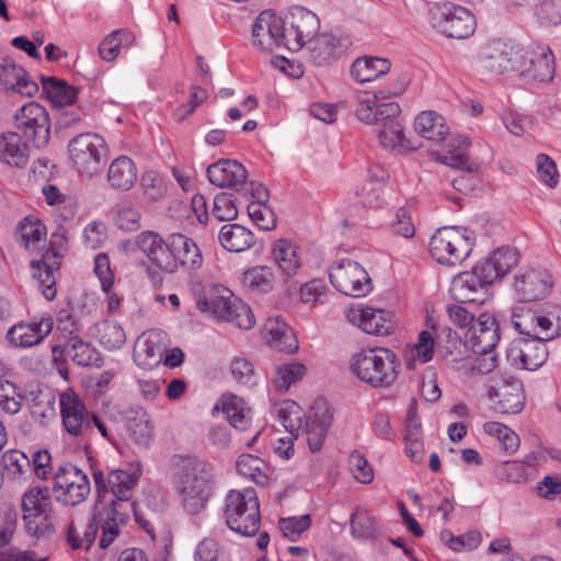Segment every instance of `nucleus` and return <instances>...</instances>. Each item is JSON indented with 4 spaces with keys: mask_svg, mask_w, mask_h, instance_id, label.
Here are the masks:
<instances>
[{
    "mask_svg": "<svg viewBox=\"0 0 561 561\" xmlns=\"http://www.w3.org/2000/svg\"><path fill=\"white\" fill-rule=\"evenodd\" d=\"M140 476L139 463H129L126 468L113 469L106 476L102 470L92 468L98 493L96 518L104 525L102 546L112 545L115 541L122 527L129 522L131 514L148 534L153 531L150 523L142 519L133 501Z\"/></svg>",
    "mask_w": 561,
    "mask_h": 561,
    "instance_id": "obj_1",
    "label": "nucleus"
},
{
    "mask_svg": "<svg viewBox=\"0 0 561 561\" xmlns=\"http://www.w3.org/2000/svg\"><path fill=\"white\" fill-rule=\"evenodd\" d=\"M356 102V117L362 123L377 125L376 133L382 147L405 150L421 147L405 137L401 107L397 102L376 103V96L368 92L358 93Z\"/></svg>",
    "mask_w": 561,
    "mask_h": 561,
    "instance_id": "obj_2",
    "label": "nucleus"
},
{
    "mask_svg": "<svg viewBox=\"0 0 561 561\" xmlns=\"http://www.w3.org/2000/svg\"><path fill=\"white\" fill-rule=\"evenodd\" d=\"M213 478V467L206 461L193 456L174 457L172 484L188 514H199L206 507Z\"/></svg>",
    "mask_w": 561,
    "mask_h": 561,
    "instance_id": "obj_3",
    "label": "nucleus"
},
{
    "mask_svg": "<svg viewBox=\"0 0 561 561\" xmlns=\"http://www.w3.org/2000/svg\"><path fill=\"white\" fill-rule=\"evenodd\" d=\"M414 129L424 139L436 145L442 144V152L434 153L437 161L468 173L477 172L478 167L470 161L467 153L470 146L468 138L450 135L442 115L434 111L422 112L415 117Z\"/></svg>",
    "mask_w": 561,
    "mask_h": 561,
    "instance_id": "obj_4",
    "label": "nucleus"
},
{
    "mask_svg": "<svg viewBox=\"0 0 561 561\" xmlns=\"http://www.w3.org/2000/svg\"><path fill=\"white\" fill-rule=\"evenodd\" d=\"M197 309L214 318L232 323L240 329H251L254 317L242 300L236 298L230 289L222 285L204 287L195 283L192 287Z\"/></svg>",
    "mask_w": 561,
    "mask_h": 561,
    "instance_id": "obj_5",
    "label": "nucleus"
},
{
    "mask_svg": "<svg viewBox=\"0 0 561 561\" xmlns=\"http://www.w3.org/2000/svg\"><path fill=\"white\" fill-rule=\"evenodd\" d=\"M396 354L383 347L367 348L353 357L354 374L373 387H389L398 376Z\"/></svg>",
    "mask_w": 561,
    "mask_h": 561,
    "instance_id": "obj_6",
    "label": "nucleus"
},
{
    "mask_svg": "<svg viewBox=\"0 0 561 561\" xmlns=\"http://www.w3.org/2000/svg\"><path fill=\"white\" fill-rule=\"evenodd\" d=\"M227 526L242 536H254L260 529V503L253 489L231 490L225 500Z\"/></svg>",
    "mask_w": 561,
    "mask_h": 561,
    "instance_id": "obj_7",
    "label": "nucleus"
},
{
    "mask_svg": "<svg viewBox=\"0 0 561 561\" xmlns=\"http://www.w3.org/2000/svg\"><path fill=\"white\" fill-rule=\"evenodd\" d=\"M473 244V232L467 228L443 227L432 236L430 251L438 263L453 266L469 256Z\"/></svg>",
    "mask_w": 561,
    "mask_h": 561,
    "instance_id": "obj_8",
    "label": "nucleus"
},
{
    "mask_svg": "<svg viewBox=\"0 0 561 561\" xmlns=\"http://www.w3.org/2000/svg\"><path fill=\"white\" fill-rule=\"evenodd\" d=\"M68 151L78 172L92 178L100 171L106 153L105 140L94 133H83L69 141Z\"/></svg>",
    "mask_w": 561,
    "mask_h": 561,
    "instance_id": "obj_9",
    "label": "nucleus"
},
{
    "mask_svg": "<svg viewBox=\"0 0 561 561\" xmlns=\"http://www.w3.org/2000/svg\"><path fill=\"white\" fill-rule=\"evenodd\" d=\"M283 39H285V47L290 51L300 50L320 30L318 16L302 7H295L287 11L283 18Z\"/></svg>",
    "mask_w": 561,
    "mask_h": 561,
    "instance_id": "obj_10",
    "label": "nucleus"
},
{
    "mask_svg": "<svg viewBox=\"0 0 561 561\" xmlns=\"http://www.w3.org/2000/svg\"><path fill=\"white\" fill-rule=\"evenodd\" d=\"M431 22L434 28L450 38H467L476 30V20L471 12L451 3L437 5L432 11Z\"/></svg>",
    "mask_w": 561,
    "mask_h": 561,
    "instance_id": "obj_11",
    "label": "nucleus"
},
{
    "mask_svg": "<svg viewBox=\"0 0 561 561\" xmlns=\"http://www.w3.org/2000/svg\"><path fill=\"white\" fill-rule=\"evenodd\" d=\"M55 480L54 496L64 505L77 506L90 494L88 476L73 465L59 467L55 473Z\"/></svg>",
    "mask_w": 561,
    "mask_h": 561,
    "instance_id": "obj_12",
    "label": "nucleus"
},
{
    "mask_svg": "<svg viewBox=\"0 0 561 561\" xmlns=\"http://www.w3.org/2000/svg\"><path fill=\"white\" fill-rule=\"evenodd\" d=\"M332 285L342 294L351 297H362L371 290L368 273L351 259L342 260L330 268Z\"/></svg>",
    "mask_w": 561,
    "mask_h": 561,
    "instance_id": "obj_13",
    "label": "nucleus"
},
{
    "mask_svg": "<svg viewBox=\"0 0 561 561\" xmlns=\"http://www.w3.org/2000/svg\"><path fill=\"white\" fill-rule=\"evenodd\" d=\"M558 332H551L540 337H524L514 341L506 351L508 362L518 368L536 370L548 358L546 342L558 336Z\"/></svg>",
    "mask_w": 561,
    "mask_h": 561,
    "instance_id": "obj_14",
    "label": "nucleus"
},
{
    "mask_svg": "<svg viewBox=\"0 0 561 561\" xmlns=\"http://www.w3.org/2000/svg\"><path fill=\"white\" fill-rule=\"evenodd\" d=\"M15 127L34 147H45L50 137L49 117L44 106L30 102L15 114Z\"/></svg>",
    "mask_w": 561,
    "mask_h": 561,
    "instance_id": "obj_15",
    "label": "nucleus"
},
{
    "mask_svg": "<svg viewBox=\"0 0 561 561\" xmlns=\"http://www.w3.org/2000/svg\"><path fill=\"white\" fill-rule=\"evenodd\" d=\"M15 127L34 147H45L50 137L49 117L44 106L30 102L15 114Z\"/></svg>",
    "mask_w": 561,
    "mask_h": 561,
    "instance_id": "obj_16",
    "label": "nucleus"
},
{
    "mask_svg": "<svg viewBox=\"0 0 561 561\" xmlns=\"http://www.w3.org/2000/svg\"><path fill=\"white\" fill-rule=\"evenodd\" d=\"M518 71L527 81L548 82L554 77V56L548 46L522 49Z\"/></svg>",
    "mask_w": 561,
    "mask_h": 561,
    "instance_id": "obj_17",
    "label": "nucleus"
},
{
    "mask_svg": "<svg viewBox=\"0 0 561 561\" xmlns=\"http://www.w3.org/2000/svg\"><path fill=\"white\" fill-rule=\"evenodd\" d=\"M492 409L502 414H518L523 411L526 396L518 379H500L489 390Z\"/></svg>",
    "mask_w": 561,
    "mask_h": 561,
    "instance_id": "obj_18",
    "label": "nucleus"
},
{
    "mask_svg": "<svg viewBox=\"0 0 561 561\" xmlns=\"http://www.w3.org/2000/svg\"><path fill=\"white\" fill-rule=\"evenodd\" d=\"M518 263L517 252L510 247L494 250L488 257L478 262L472 272L480 278L485 288L502 278Z\"/></svg>",
    "mask_w": 561,
    "mask_h": 561,
    "instance_id": "obj_19",
    "label": "nucleus"
},
{
    "mask_svg": "<svg viewBox=\"0 0 561 561\" xmlns=\"http://www.w3.org/2000/svg\"><path fill=\"white\" fill-rule=\"evenodd\" d=\"M309 44V61L316 66H323L344 55L352 46V41L347 35L334 32L313 37Z\"/></svg>",
    "mask_w": 561,
    "mask_h": 561,
    "instance_id": "obj_20",
    "label": "nucleus"
},
{
    "mask_svg": "<svg viewBox=\"0 0 561 561\" xmlns=\"http://www.w3.org/2000/svg\"><path fill=\"white\" fill-rule=\"evenodd\" d=\"M500 339L499 321L488 312L481 313L465 334V343L472 352L493 351Z\"/></svg>",
    "mask_w": 561,
    "mask_h": 561,
    "instance_id": "obj_21",
    "label": "nucleus"
},
{
    "mask_svg": "<svg viewBox=\"0 0 561 561\" xmlns=\"http://www.w3.org/2000/svg\"><path fill=\"white\" fill-rule=\"evenodd\" d=\"M283 25V18H277L271 11H263L252 25L253 45L266 51H273L282 46L285 47Z\"/></svg>",
    "mask_w": 561,
    "mask_h": 561,
    "instance_id": "obj_22",
    "label": "nucleus"
},
{
    "mask_svg": "<svg viewBox=\"0 0 561 561\" xmlns=\"http://www.w3.org/2000/svg\"><path fill=\"white\" fill-rule=\"evenodd\" d=\"M53 329L54 321L49 316L30 322L21 321L8 330L7 339L16 347H32L42 343Z\"/></svg>",
    "mask_w": 561,
    "mask_h": 561,
    "instance_id": "obj_23",
    "label": "nucleus"
},
{
    "mask_svg": "<svg viewBox=\"0 0 561 561\" xmlns=\"http://www.w3.org/2000/svg\"><path fill=\"white\" fill-rule=\"evenodd\" d=\"M60 413L65 430L72 436H85L90 413L79 396L71 390L60 396Z\"/></svg>",
    "mask_w": 561,
    "mask_h": 561,
    "instance_id": "obj_24",
    "label": "nucleus"
},
{
    "mask_svg": "<svg viewBox=\"0 0 561 561\" xmlns=\"http://www.w3.org/2000/svg\"><path fill=\"white\" fill-rule=\"evenodd\" d=\"M552 287V278L548 271L530 268L515 277L514 288L518 299L536 301L543 299Z\"/></svg>",
    "mask_w": 561,
    "mask_h": 561,
    "instance_id": "obj_25",
    "label": "nucleus"
},
{
    "mask_svg": "<svg viewBox=\"0 0 561 561\" xmlns=\"http://www.w3.org/2000/svg\"><path fill=\"white\" fill-rule=\"evenodd\" d=\"M520 54L522 48L497 41L485 48L482 62L484 68L496 73L518 71Z\"/></svg>",
    "mask_w": 561,
    "mask_h": 561,
    "instance_id": "obj_26",
    "label": "nucleus"
},
{
    "mask_svg": "<svg viewBox=\"0 0 561 561\" xmlns=\"http://www.w3.org/2000/svg\"><path fill=\"white\" fill-rule=\"evenodd\" d=\"M511 322L515 330L529 337H540L553 332L552 321L538 311L524 306L513 310Z\"/></svg>",
    "mask_w": 561,
    "mask_h": 561,
    "instance_id": "obj_27",
    "label": "nucleus"
},
{
    "mask_svg": "<svg viewBox=\"0 0 561 561\" xmlns=\"http://www.w3.org/2000/svg\"><path fill=\"white\" fill-rule=\"evenodd\" d=\"M207 178L211 184L218 187L245 186L248 172L245 168L236 160H220L207 168Z\"/></svg>",
    "mask_w": 561,
    "mask_h": 561,
    "instance_id": "obj_28",
    "label": "nucleus"
},
{
    "mask_svg": "<svg viewBox=\"0 0 561 561\" xmlns=\"http://www.w3.org/2000/svg\"><path fill=\"white\" fill-rule=\"evenodd\" d=\"M0 82L5 89L24 96H33L38 91L37 83L30 79L27 72L8 59L0 65Z\"/></svg>",
    "mask_w": 561,
    "mask_h": 561,
    "instance_id": "obj_29",
    "label": "nucleus"
},
{
    "mask_svg": "<svg viewBox=\"0 0 561 561\" xmlns=\"http://www.w3.org/2000/svg\"><path fill=\"white\" fill-rule=\"evenodd\" d=\"M53 352L65 353L73 363L83 367H99L102 362L99 352L90 343L84 342L79 335L68 336L67 342L55 345Z\"/></svg>",
    "mask_w": 561,
    "mask_h": 561,
    "instance_id": "obj_30",
    "label": "nucleus"
},
{
    "mask_svg": "<svg viewBox=\"0 0 561 561\" xmlns=\"http://www.w3.org/2000/svg\"><path fill=\"white\" fill-rule=\"evenodd\" d=\"M263 332L272 347L288 354L298 350V341L294 332L282 318H268L265 321Z\"/></svg>",
    "mask_w": 561,
    "mask_h": 561,
    "instance_id": "obj_31",
    "label": "nucleus"
},
{
    "mask_svg": "<svg viewBox=\"0 0 561 561\" xmlns=\"http://www.w3.org/2000/svg\"><path fill=\"white\" fill-rule=\"evenodd\" d=\"M170 247L174 254L176 267L179 265L191 270L202 267V251L193 239L182 233H172L170 236Z\"/></svg>",
    "mask_w": 561,
    "mask_h": 561,
    "instance_id": "obj_32",
    "label": "nucleus"
},
{
    "mask_svg": "<svg viewBox=\"0 0 561 561\" xmlns=\"http://www.w3.org/2000/svg\"><path fill=\"white\" fill-rule=\"evenodd\" d=\"M30 148L22 141L18 131L4 133L0 136V161L16 168L28 163Z\"/></svg>",
    "mask_w": 561,
    "mask_h": 561,
    "instance_id": "obj_33",
    "label": "nucleus"
},
{
    "mask_svg": "<svg viewBox=\"0 0 561 561\" xmlns=\"http://www.w3.org/2000/svg\"><path fill=\"white\" fill-rule=\"evenodd\" d=\"M272 260L282 273L284 282L294 277L300 267V257L297 248L287 239H279L274 242Z\"/></svg>",
    "mask_w": 561,
    "mask_h": 561,
    "instance_id": "obj_34",
    "label": "nucleus"
},
{
    "mask_svg": "<svg viewBox=\"0 0 561 561\" xmlns=\"http://www.w3.org/2000/svg\"><path fill=\"white\" fill-rule=\"evenodd\" d=\"M358 327L366 333L386 336L393 332L396 325L390 312L371 307L363 308L358 313Z\"/></svg>",
    "mask_w": 561,
    "mask_h": 561,
    "instance_id": "obj_35",
    "label": "nucleus"
},
{
    "mask_svg": "<svg viewBox=\"0 0 561 561\" xmlns=\"http://www.w3.org/2000/svg\"><path fill=\"white\" fill-rule=\"evenodd\" d=\"M137 181V168L134 161L119 156L112 161L107 171L110 186L117 191H129Z\"/></svg>",
    "mask_w": 561,
    "mask_h": 561,
    "instance_id": "obj_36",
    "label": "nucleus"
},
{
    "mask_svg": "<svg viewBox=\"0 0 561 561\" xmlns=\"http://www.w3.org/2000/svg\"><path fill=\"white\" fill-rule=\"evenodd\" d=\"M218 239L222 248L230 252H243L255 244L252 231L238 224L222 226Z\"/></svg>",
    "mask_w": 561,
    "mask_h": 561,
    "instance_id": "obj_37",
    "label": "nucleus"
},
{
    "mask_svg": "<svg viewBox=\"0 0 561 561\" xmlns=\"http://www.w3.org/2000/svg\"><path fill=\"white\" fill-rule=\"evenodd\" d=\"M101 529L102 535L99 541V546L101 549H106L110 545L102 546V541L104 538V525L99 523L96 518V507L94 506V513L92 518L89 520L85 529L81 534L77 528L75 522H71L67 529V541L71 546L72 549L85 548L89 549L91 545L94 542L98 531Z\"/></svg>",
    "mask_w": 561,
    "mask_h": 561,
    "instance_id": "obj_38",
    "label": "nucleus"
},
{
    "mask_svg": "<svg viewBox=\"0 0 561 561\" xmlns=\"http://www.w3.org/2000/svg\"><path fill=\"white\" fill-rule=\"evenodd\" d=\"M485 289L480 278L471 271L460 273L454 277L450 293L460 302H474L479 300L477 295Z\"/></svg>",
    "mask_w": 561,
    "mask_h": 561,
    "instance_id": "obj_39",
    "label": "nucleus"
},
{
    "mask_svg": "<svg viewBox=\"0 0 561 561\" xmlns=\"http://www.w3.org/2000/svg\"><path fill=\"white\" fill-rule=\"evenodd\" d=\"M390 70V61L378 57H360L357 58L352 67V77L360 82H370L386 75Z\"/></svg>",
    "mask_w": 561,
    "mask_h": 561,
    "instance_id": "obj_40",
    "label": "nucleus"
},
{
    "mask_svg": "<svg viewBox=\"0 0 561 561\" xmlns=\"http://www.w3.org/2000/svg\"><path fill=\"white\" fill-rule=\"evenodd\" d=\"M222 410L230 425L234 428L247 431L250 427L252 411L242 398L236 394L226 396L222 402Z\"/></svg>",
    "mask_w": 561,
    "mask_h": 561,
    "instance_id": "obj_41",
    "label": "nucleus"
},
{
    "mask_svg": "<svg viewBox=\"0 0 561 561\" xmlns=\"http://www.w3.org/2000/svg\"><path fill=\"white\" fill-rule=\"evenodd\" d=\"M443 335H446L448 341L457 339L456 332H453L450 328H442L436 324L431 325V331H422L420 333L416 353L423 363H427L433 358L434 345L439 343Z\"/></svg>",
    "mask_w": 561,
    "mask_h": 561,
    "instance_id": "obj_42",
    "label": "nucleus"
},
{
    "mask_svg": "<svg viewBox=\"0 0 561 561\" xmlns=\"http://www.w3.org/2000/svg\"><path fill=\"white\" fill-rule=\"evenodd\" d=\"M53 512L26 514L23 516L26 533L36 540H47L56 533Z\"/></svg>",
    "mask_w": 561,
    "mask_h": 561,
    "instance_id": "obj_43",
    "label": "nucleus"
},
{
    "mask_svg": "<svg viewBox=\"0 0 561 561\" xmlns=\"http://www.w3.org/2000/svg\"><path fill=\"white\" fill-rule=\"evenodd\" d=\"M43 91L55 106L71 105L77 98V90L65 81L54 77L43 78Z\"/></svg>",
    "mask_w": 561,
    "mask_h": 561,
    "instance_id": "obj_44",
    "label": "nucleus"
},
{
    "mask_svg": "<svg viewBox=\"0 0 561 561\" xmlns=\"http://www.w3.org/2000/svg\"><path fill=\"white\" fill-rule=\"evenodd\" d=\"M49 255H45L39 262L32 261L34 277L37 278L43 287V295L46 299L53 300L56 296L54 272L58 270L59 262H49Z\"/></svg>",
    "mask_w": 561,
    "mask_h": 561,
    "instance_id": "obj_45",
    "label": "nucleus"
},
{
    "mask_svg": "<svg viewBox=\"0 0 561 561\" xmlns=\"http://www.w3.org/2000/svg\"><path fill=\"white\" fill-rule=\"evenodd\" d=\"M272 413L278 419L288 433L298 437L299 431L301 430V415L300 408L296 402L286 400L275 404Z\"/></svg>",
    "mask_w": 561,
    "mask_h": 561,
    "instance_id": "obj_46",
    "label": "nucleus"
},
{
    "mask_svg": "<svg viewBox=\"0 0 561 561\" xmlns=\"http://www.w3.org/2000/svg\"><path fill=\"white\" fill-rule=\"evenodd\" d=\"M276 277L271 266H254L243 274V284L256 293H268L273 290Z\"/></svg>",
    "mask_w": 561,
    "mask_h": 561,
    "instance_id": "obj_47",
    "label": "nucleus"
},
{
    "mask_svg": "<svg viewBox=\"0 0 561 561\" xmlns=\"http://www.w3.org/2000/svg\"><path fill=\"white\" fill-rule=\"evenodd\" d=\"M236 467L240 476L252 480L257 485L263 486L267 484L268 477L264 472L265 462L260 457L243 454L239 456Z\"/></svg>",
    "mask_w": 561,
    "mask_h": 561,
    "instance_id": "obj_48",
    "label": "nucleus"
},
{
    "mask_svg": "<svg viewBox=\"0 0 561 561\" xmlns=\"http://www.w3.org/2000/svg\"><path fill=\"white\" fill-rule=\"evenodd\" d=\"M31 470V459L22 451L11 449L4 453L0 461V473L10 479H20Z\"/></svg>",
    "mask_w": 561,
    "mask_h": 561,
    "instance_id": "obj_49",
    "label": "nucleus"
},
{
    "mask_svg": "<svg viewBox=\"0 0 561 561\" xmlns=\"http://www.w3.org/2000/svg\"><path fill=\"white\" fill-rule=\"evenodd\" d=\"M23 516L26 514L53 512L51 499L47 488H33L24 493L21 503Z\"/></svg>",
    "mask_w": 561,
    "mask_h": 561,
    "instance_id": "obj_50",
    "label": "nucleus"
},
{
    "mask_svg": "<svg viewBox=\"0 0 561 561\" xmlns=\"http://www.w3.org/2000/svg\"><path fill=\"white\" fill-rule=\"evenodd\" d=\"M162 358V351L159 345L149 339H138L134 348V359L139 367L151 369Z\"/></svg>",
    "mask_w": 561,
    "mask_h": 561,
    "instance_id": "obj_51",
    "label": "nucleus"
},
{
    "mask_svg": "<svg viewBox=\"0 0 561 561\" xmlns=\"http://www.w3.org/2000/svg\"><path fill=\"white\" fill-rule=\"evenodd\" d=\"M306 374V367L301 363H285L277 367L273 386L278 392H286L289 387L300 380Z\"/></svg>",
    "mask_w": 561,
    "mask_h": 561,
    "instance_id": "obj_52",
    "label": "nucleus"
},
{
    "mask_svg": "<svg viewBox=\"0 0 561 561\" xmlns=\"http://www.w3.org/2000/svg\"><path fill=\"white\" fill-rule=\"evenodd\" d=\"M100 343L107 350H119L126 342L124 329L116 322L103 321L98 327Z\"/></svg>",
    "mask_w": 561,
    "mask_h": 561,
    "instance_id": "obj_53",
    "label": "nucleus"
},
{
    "mask_svg": "<svg viewBox=\"0 0 561 561\" xmlns=\"http://www.w3.org/2000/svg\"><path fill=\"white\" fill-rule=\"evenodd\" d=\"M18 233L26 249H37L46 234V228L38 219L25 218L19 224Z\"/></svg>",
    "mask_w": 561,
    "mask_h": 561,
    "instance_id": "obj_54",
    "label": "nucleus"
},
{
    "mask_svg": "<svg viewBox=\"0 0 561 561\" xmlns=\"http://www.w3.org/2000/svg\"><path fill=\"white\" fill-rule=\"evenodd\" d=\"M23 397L14 382L0 378V409L10 415L20 412Z\"/></svg>",
    "mask_w": 561,
    "mask_h": 561,
    "instance_id": "obj_55",
    "label": "nucleus"
},
{
    "mask_svg": "<svg viewBox=\"0 0 561 561\" xmlns=\"http://www.w3.org/2000/svg\"><path fill=\"white\" fill-rule=\"evenodd\" d=\"M116 422L106 415H98L92 413L89 420L85 436H92L95 433L111 444L116 443Z\"/></svg>",
    "mask_w": 561,
    "mask_h": 561,
    "instance_id": "obj_56",
    "label": "nucleus"
},
{
    "mask_svg": "<svg viewBox=\"0 0 561 561\" xmlns=\"http://www.w3.org/2000/svg\"><path fill=\"white\" fill-rule=\"evenodd\" d=\"M248 214L252 221L264 231L273 230L276 227V216L267 204L250 203Z\"/></svg>",
    "mask_w": 561,
    "mask_h": 561,
    "instance_id": "obj_57",
    "label": "nucleus"
},
{
    "mask_svg": "<svg viewBox=\"0 0 561 561\" xmlns=\"http://www.w3.org/2000/svg\"><path fill=\"white\" fill-rule=\"evenodd\" d=\"M54 402L55 398L50 393H41L33 398L30 405L32 419L45 424L55 414Z\"/></svg>",
    "mask_w": 561,
    "mask_h": 561,
    "instance_id": "obj_58",
    "label": "nucleus"
},
{
    "mask_svg": "<svg viewBox=\"0 0 561 561\" xmlns=\"http://www.w3.org/2000/svg\"><path fill=\"white\" fill-rule=\"evenodd\" d=\"M213 215L219 221H231L238 216V208L233 195L220 193L214 198Z\"/></svg>",
    "mask_w": 561,
    "mask_h": 561,
    "instance_id": "obj_59",
    "label": "nucleus"
},
{
    "mask_svg": "<svg viewBox=\"0 0 561 561\" xmlns=\"http://www.w3.org/2000/svg\"><path fill=\"white\" fill-rule=\"evenodd\" d=\"M351 530L357 538L373 537L376 533L375 518L367 511H356L351 516Z\"/></svg>",
    "mask_w": 561,
    "mask_h": 561,
    "instance_id": "obj_60",
    "label": "nucleus"
},
{
    "mask_svg": "<svg viewBox=\"0 0 561 561\" xmlns=\"http://www.w3.org/2000/svg\"><path fill=\"white\" fill-rule=\"evenodd\" d=\"M128 432L134 443L144 447H148L153 437V427L146 416L130 421Z\"/></svg>",
    "mask_w": 561,
    "mask_h": 561,
    "instance_id": "obj_61",
    "label": "nucleus"
},
{
    "mask_svg": "<svg viewBox=\"0 0 561 561\" xmlns=\"http://www.w3.org/2000/svg\"><path fill=\"white\" fill-rule=\"evenodd\" d=\"M311 525L310 515L294 516L282 518L279 520V528L283 535L290 541H296L300 535L306 531Z\"/></svg>",
    "mask_w": 561,
    "mask_h": 561,
    "instance_id": "obj_62",
    "label": "nucleus"
},
{
    "mask_svg": "<svg viewBox=\"0 0 561 561\" xmlns=\"http://www.w3.org/2000/svg\"><path fill=\"white\" fill-rule=\"evenodd\" d=\"M538 179L549 187H556L559 172L556 162L547 154L539 153L536 158Z\"/></svg>",
    "mask_w": 561,
    "mask_h": 561,
    "instance_id": "obj_63",
    "label": "nucleus"
},
{
    "mask_svg": "<svg viewBox=\"0 0 561 561\" xmlns=\"http://www.w3.org/2000/svg\"><path fill=\"white\" fill-rule=\"evenodd\" d=\"M149 260L163 272L173 273L176 271L174 254L170 247V238L168 241L163 240L161 244L158 245Z\"/></svg>",
    "mask_w": 561,
    "mask_h": 561,
    "instance_id": "obj_64",
    "label": "nucleus"
}]
</instances>
